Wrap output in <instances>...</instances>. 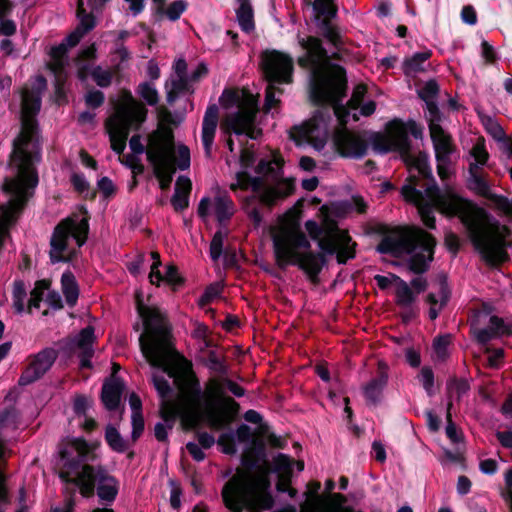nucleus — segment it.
Here are the masks:
<instances>
[{
	"instance_id": "obj_33",
	"label": "nucleus",
	"mask_w": 512,
	"mask_h": 512,
	"mask_svg": "<svg viewBox=\"0 0 512 512\" xmlns=\"http://www.w3.org/2000/svg\"><path fill=\"white\" fill-rule=\"evenodd\" d=\"M61 285L67 303L74 305L78 299L79 289L73 274L65 272L61 278Z\"/></svg>"
},
{
	"instance_id": "obj_9",
	"label": "nucleus",
	"mask_w": 512,
	"mask_h": 512,
	"mask_svg": "<svg viewBox=\"0 0 512 512\" xmlns=\"http://www.w3.org/2000/svg\"><path fill=\"white\" fill-rule=\"evenodd\" d=\"M146 152L161 189L170 186L176 167L186 169L190 165L188 148L183 145L174 146L172 132L166 128L150 135Z\"/></svg>"
},
{
	"instance_id": "obj_18",
	"label": "nucleus",
	"mask_w": 512,
	"mask_h": 512,
	"mask_svg": "<svg viewBox=\"0 0 512 512\" xmlns=\"http://www.w3.org/2000/svg\"><path fill=\"white\" fill-rule=\"evenodd\" d=\"M289 135L297 145L308 144L319 150L327 141V123L322 116L317 115L302 125L293 127Z\"/></svg>"
},
{
	"instance_id": "obj_49",
	"label": "nucleus",
	"mask_w": 512,
	"mask_h": 512,
	"mask_svg": "<svg viewBox=\"0 0 512 512\" xmlns=\"http://www.w3.org/2000/svg\"><path fill=\"white\" fill-rule=\"evenodd\" d=\"M222 292V285L220 283H214L207 287L205 293L199 300V305L204 306L214 299H216Z\"/></svg>"
},
{
	"instance_id": "obj_53",
	"label": "nucleus",
	"mask_w": 512,
	"mask_h": 512,
	"mask_svg": "<svg viewBox=\"0 0 512 512\" xmlns=\"http://www.w3.org/2000/svg\"><path fill=\"white\" fill-rule=\"evenodd\" d=\"M451 408H452V401H449L448 407H447V419H448V425L446 427V434L447 436L453 441L458 442L460 440V434L458 433L455 425L451 423L450 417H451Z\"/></svg>"
},
{
	"instance_id": "obj_40",
	"label": "nucleus",
	"mask_w": 512,
	"mask_h": 512,
	"mask_svg": "<svg viewBox=\"0 0 512 512\" xmlns=\"http://www.w3.org/2000/svg\"><path fill=\"white\" fill-rule=\"evenodd\" d=\"M431 56V53L421 52L416 53L411 58L405 61V73L408 75L415 74L422 70V64Z\"/></svg>"
},
{
	"instance_id": "obj_23",
	"label": "nucleus",
	"mask_w": 512,
	"mask_h": 512,
	"mask_svg": "<svg viewBox=\"0 0 512 512\" xmlns=\"http://www.w3.org/2000/svg\"><path fill=\"white\" fill-rule=\"evenodd\" d=\"M234 212L231 199L226 195H216L213 198H203L198 207V213L203 219L215 216L220 222L229 218Z\"/></svg>"
},
{
	"instance_id": "obj_42",
	"label": "nucleus",
	"mask_w": 512,
	"mask_h": 512,
	"mask_svg": "<svg viewBox=\"0 0 512 512\" xmlns=\"http://www.w3.org/2000/svg\"><path fill=\"white\" fill-rule=\"evenodd\" d=\"M50 282L47 280L38 281L31 292L29 300V309L39 308V303L43 298L45 291L49 290Z\"/></svg>"
},
{
	"instance_id": "obj_20",
	"label": "nucleus",
	"mask_w": 512,
	"mask_h": 512,
	"mask_svg": "<svg viewBox=\"0 0 512 512\" xmlns=\"http://www.w3.org/2000/svg\"><path fill=\"white\" fill-rule=\"evenodd\" d=\"M472 331L480 343H486L497 335L508 332L501 319L486 311H479L473 320Z\"/></svg>"
},
{
	"instance_id": "obj_14",
	"label": "nucleus",
	"mask_w": 512,
	"mask_h": 512,
	"mask_svg": "<svg viewBox=\"0 0 512 512\" xmlns=\"http://www.w3.org/2000/svg\"><path fill=\"white\" fill-rule=\"evenodd\" d=\"M261 68L268 81L265 98V110L268 112L278 103L276 95L282 93L280 89L275 87V84L292 81L293 60L284 53L267 51L261 56Z\"/></svg>"
},
{
	"instance_id": "obj_11",
	"label": "nucleus",
	"mask_w": 512,
	"mask_h": 512,
	"mask_svg": "<svg viewBox=\"0 0 512 512\" xmlns=\"http://www.w3.org/2000/svg\"><path fill=\"white\" fill-rule=\"evenodd\" d=\"M220 104L224 110L222 127L227 132L244 134L251 139H256L261 134L255 124L258 99L248 90H225L220 97Z\"/></svg>"
},
{
	"instance_id": "obj_8",
	"label": "nucleus",
	"mask_w": 512,
	"mask_h": 512,
	"mask_svg": "<svg viewBox=\"0 0 512 512\" xmlns=\"http://www.w3.org/2000/svg\"><path fill=\"white\" fill-rule=\"evenodd\" d=\"M434 246L435 240L427 232L416 227H402L388 233L378 249L395 256H409L410 269L420 273L432 260Z\"/></svg>"
},
{
	"instance_id": "obj_62",
	"label": "nucleus",
	"mask_w": 512,
	"mask_h": 512,
	"mask_svg": "<svg viewBox=\"0 0 512 512\" xmlns=\"http://www.w3.org/2000/svg\"><path fill=\"white\" fill-rule=\"evenodd\" d=\"M480 469L483 473L493 474L497 470V462L493 459H485L480 462Z\"/></svg>"
},
{
	"instance_id": "obj_10",
	"label": "nucleus",
	"mask_w": 512,
	"mask_h": 512,
	"mask_svg": "<svg viewBox=\"0 0 512 512\" xmlns=\"http://www.w3.org/2000/svg\"><path fill=\"white\" fill-rule=\"evenodd\" d=\"M282 163L281 156L273 153L271 160H261L257 166V172L265 179L251 178L246 171H241L237 173L236 182L231 184V189H252L260 201L267 205L289 196L294 185L291 179L279 178Z\"/></svg>"
},
{
	"instance_id": "obj_26",
	"label": "nucleus",
	"mask_w": 512,
	"mask_h": 512,
	"mask_svg": "<svg viewBox=\"0 0 512 512\" xmlns=\"http://www.w3.org/2000/svg\"><path fill=\"white\" fill-rule=\"evenodd\" d=\"M150 255L153 260L149 273L151 284L159 285L161 282H165L174 289L182 284L183 279L174 265H167L165 267V274L163 275L159 270L161 265L159 254L157 252H151Z\"/></svg>"
},
{
	"instance_id": "obj_24",
	"label": "nucleus",
	"mask_w": 512,
	"mask_h": 512,
	"mask_svg": "<svg viewBox=\"0 0 512 512\" xmlns=\"http://www.w3.org/2000/svg\"><path fill=\"white\" fill-rule=\"evenodd\" d=\"M333 142L338 152L346 157H360L366 150L364 140L345 127L336 130Z\"/></svg>"
},
{
	"instance_id": "obj_43",
	"label": "nucleus",
	"mask_w": 512,
	"mask_h": 512,
	"mask_svg": "<svg viewBox=\"0 0 512 512\" xmlns=\"http://www.w3.org/2000/svg\"><path fill=\"white\" fill-rule=\"evenodd\" d=\"M92 406V400L88 397L79 395L74 398L73 411L75 413V420H81L82 417L87 415V411Z\"/></svg>"
},
{
	"instance_id": "obj_35",
	"label": "nucleus",
	"mask_w": 512,
	"mask_h": 512,
	"mask_svg": "<svg viewBox=\"0 0 512 512\" xmlns=\"http://www.w3.org/2000/svg\"><path fill=\"white\" fill-rule=\"evenodd\" d=\"M154 9L157 13H164L169 19L176 20L186 9V4L182 0H177L171 3L166 10H164L165 0H152Z\"/></svg>"
},
{
	"instance_id": "obj_58",
	"label": "nucleus",
	"mask_w": 512,
	"mask_h": 512,
	"mask_svg": "<svg viewBox=\"0 0 512 512\" xmlns=\"http://www.w3.org/2000/svg\"><path fill=\"white\" fill-rule=\"evenodd\" d=\"M98 188L106 197L112 195L115 191L113 182L107 177H103L98 181Z\"/></svg>"
},
{
	"instance_id": "obj_6",
	"label": "nucleus",
	"mask_w": 512,
	"mask_h": 512,
	"mask_svg": "<svg viewBox=\"0 0 512 512\" xmlns=\"http://www.w3.org/2000/svg\"><path fill=\"white\" fill-rule=\"evenodd\" d=\"M95 458V446L81 438L67 439L60 449V477L76 485L84 497L93 495L97 482L98 496L112 501L118 492L117 481L101 467L87 464Z\"/></svg>"
},
{
	"instance_id": "obj_34",
	"label": "nucleus",
	"mask_w": 512,
	"mask_h": 512,
	"mask_svg": "<svg viewBox=\"0 0 512 512\" xmlns=\"http://www.w3.org/2000/svg\"><path fill=\"white\" fill-rule=\"evenodd\" d=\"M469 187L473 191H475L476 193H478L482 196H486V197L492 196L488 183L480 174L479 169H476V166L473 164H470Z\"/></svg>"
},
{
	"instance_id": "obj_19",
	"label": "nucleus",
	"mask_w": 512,
	"mask_h": 512,
	"mask_svg": "<svg viewBox=\"0 0 512 512\" xmlns=\"http://www.w3.org/2000/svg\"><path fill=\"white\" fill-rule=\"evenodd\" d=\"M95 58V47L89 46L84 49L76 59L77 74L81 80H86L91 76L99 86H108L111 82L112 75L109 71L100 67H93L92 61Z\"/></svg>"
},
{
	"instance_id": "obj_48",
	"label": "nucleus",
	"mask_w": 512,
	"mask_h": 512,
	"mask_svg": "<svg viewBox=\"0 0 512 512\" xmlns=\"http://www.w3.org/2000/svg\"><path fill=\"white\" fill-rule=\"evenodd\" d=\"M450 342L451 339L449 335L440 336L435 339L433 348L437 358L444 359L447 356Z\"/></svg>"
},
{
	"instance_id": "obj_44",
	"label": "nucleus",
	"mask_w": 512,
	"mask_h": 512,
	"mask_svg": "<svg viewBox=\"0 0 512 512\" xmlns=\"http://www.w3.org/2000/svg\"><path fill=\"white\" fill-rule=\"evenodd\" d=\"M138 93L149 105H155L158 102V92L150 83L140 84Z\"/></svg>"
},
{
	"instance_id": "obj_32",
	"label": "nucleus",
	"mask_w": 512,
	"mask_h": 512,
	"mask_svg": "<svg viewBox=\"0 0 512 512\" xmlns=\"http://www.w3.org/2000/svg\"><path fill=\"white\" fill-rule=\"evenodd\" d=\"M175 78L171 80L170 86H168V98L169 100H173L174 97L184 91L189 89L188 82L185 78V72L187 69V64L184 60L179 59L175 62Z\"/></svg>"
},
{
	"instance_id": "obj_12",
	"label": "nucleus",
	"mask_w": 512,
	"mask_h": 512,
	"mask_svg": "<svg viewBox=\"0 0 512 512\" xmlns=\"http://www.w3.org/2000/svg\"><path fill=\"white\" fill-rule=\"evenodd\" d=\"M147 110L130 93H123L118 99L113 114L106 121V130L110 137L111 147L122 153L128 132L137 129L145 121Z\"/></svg>"
},
{
	"instance_id": "obj_51",
	"label": "nucleus",
	"mask_w": 512,
	"mask_h": 512,
	"mask_svg": "<svg viewBox=\"0 0 512 512\" xmlns=\"http://www.w3.org/2000/svg\"><path fill=\"white\" fill-rule=\"evenodd\" d=\"M384 385H385V379L384 378H379V379L373 380L365 388L366 397L369 400H371V401H375L376 398L378 397L381 389L384 387Z\"/></svg>"
},
{
	"instance_id": "obj_46",
	"label": "nucleus",
	"mask_w": 512,
	"mask_h": 512,
	"mask_svg": "<svg viewBox=\"0 0 512 512\" xmlns=\"http://www.w3.org/2000/svg\"><path fill=\"white\" fill-rule=\"evenodd\" d=\"M226 235L227 233L222 230L215 233L210 244V256L213 260H217L220 257Z\"/></svg>"
},
{
	"instance_id": "obj_2",
	"label": "nucleus",
	"mask_w": 512,
	"mask_h": 512,
	"mask_svg": "<svg viewBox=\"0 0 512 512\" xmlns=\"http://www.w3.org/2000/svg\"><path fill=\"white\" fill-rule=\"evenodd\" d=\"M408 133L419 137L421 129L414 121L402 122L395 119L374 140V149L378 152L397 151L401 154L409 170V182L402 188L405 200L417 206L423 223L429 228L435 227L433 208L446 215H458L475 249L484 259L491 263L505 260V248L510 244V231L506 226L500 225L483 209L459 197L451 188L441 191L436 186L428 187L425 195L415 189L416 177H428L431 170L427 154L409 150Z\"/></svg>"
},
{
	"instance_id": "obj_5",
	"label": "nucleus",
	"mask_w": 512,
	"mask_h": 512,
	"mask_svg": "<svg viewBox=\"0 0 512 512\" xmlns=\"http://www.w3.org/2000/svg\"><path fill=\"white\" fill-rule=\"evenodd\" d=\"M300 45L306 53L299 57L298 64L303 68H308L311 72L313 99L320 103L332 104L341 125L351 119L357 121L359 115L369 116L374 113L375 103L373 101L363 102L366 87L362 84L355 87L347 107L338 106L337 102L343 96L346 88L344 70L330 64L326 52L317 38L302 39Z\"/></svg>"
},
{
	"instance_id": "obj_38",
	"label": "nucleus",
	"mask_w": 512,
	"mask_h": 512,
	"mask_svg": "<svg viewBox=\"0 0 512 512\" xmlns=\"http://www.w3.org/2000/svg\"><path fill=\"white\" fill-rule=\"evenodd\" d=\"M481 123L487 133H489L497 141L505 139V133L501 125L491 116L479 113Z\"/></svg>"
},
{
	"instance_id": "obj_52",
	"label": "nucleus",
	"mask_w": 512,
	"mask_h": 512,
	"mask_svg": "<svg viewBox=\"0 0 512 512\" xmlns=\"http://www.w3.org/2000/svg\"><path fill=\"white\" fill-rule=\"evenodd\" d=\"M374 279L379 288L387 289L389 287L394 288L400 278L394 274H389L386 276L376 275Z\"/></svg>"
},
{
	"instance_id": "obj_45",
	"label": "nucleus",
	"mask_w": 512,
	"mask_h": 512,
	"mask_svg": "<svg viewBox=\"0 0 512 512\" xmlns=\"http://www.w3.org/2000/svg\"><path fill=\"white\" fill-rule=\"evenodd\" d=\"M106 440L110 447L116 451H123L125 449V444L119 433L112 426H108L106 428L105 434Z\"/></svg>"
},
{
	"instance_id": "obj_16",
	"label": "nucleus",
	"mask_w": 512,
	"mask_h": 512,
	"mask_svg": "<svg viewBox=\"0 0 512 512\" xmlns=\"http://www.w3.org/2000/svg\"><path fill=\"white\" fill-rule=\"evenodd\" d=\"M77 15L79 18V26L61 43L59 46L51 50L50 69L55 73H59L65 65V56L68 49L76 46L81 38L90 29L94 27V20L90 14H87L85 0H78Z\"/></svg>"
},
{
	"instance_id": "obj_36",
	"label": "nucleus",
	"mask_w": 512,
	"mask_h": 512,
	"mask_svg": "<svg viewBox=\"0 0 512 512\" xmlns=\"http://www.w3.org/2000/svg\"><path fill=\"white\" fill-rule=\"evenodd\" d=\"M238 2L237 19L239 25L245 32H250L254 29L252 8L247 0H238Z\"/></svg>"
},
{
	"instance_id": "obj_28",
	"label": "nucleus",
	"mask_w": 512,
	"mask_h": 512,
	"mask_svg": "<svg viewBox=\"0 0 512 512\" xmlns=\"http://www.w3.org/2000/svg\"><path fill=\"white\" fill-rule=\"evenodd\" d=\"M218 125V108L211 105L207 108L202 123V142L207 154H210Z\"/></svg>"
},
{
	"instance_id": "obj_59",
	"label": "nucleus",
	"mask_w": 512,
	"mask_h": 512,
	"mask_svg": "<svg viewBox=\"0 0 512 512\" xmlns=\"http://www.w3.org/2000/svg\"><path fill=\"white\" fill-rule=\"evenodd\" d=\"M488 364L490 367L497 368L500 365V362L503 358V350L496 349L493 351H488Z\"/></svg>"
},
{
	"instance_id": "obj_31",
	"label": "nucleus",
	"mask_w": 512,
	"mask_h": 512,
	"mask_svg": "<svg viewBox=\"0 0 512 512\" xmlns=\"http://www.w3.org/2000/svg\"><path fill=\"white\" fill-rule=\"evenodd\" d=\"M192 189L191 180L180 176L175 185V193L172 197V205L175 210H184L189 205V195Z\"/></svg>"
},
{
	"instance_id": "obj_37",
	"label": "nucleus",
	"mask_w": 512,
	"mask_h": 512,
	"mask_svg": "<svg viewBox=\"0 0 512 512\" xmlns=\"http://www.w3.org/2000/svg\"><path fill=\"white\" fill-rule=\"evenodd\" d=\"M396 302L398 305L402 307L410 306L416 299L415 293L411 290L408 284L399 279L397 284L394 287Z\"/></svg>"
},
{
	"instance_id": "obj_17",
	"label": "nucleus",
	"mask_w": 512,
	"mask_h": 512,
	"mask_svg": "<svg viewBox=\"0 0 512 512\" xmlns=\"http://www.w3.org/2000/svg\"><path fill=\"white\" fill-rule=\"evenodd\" d=\"M321 484L312 481L307 484L306 500L300 512H353L346 504V498L341 494L330 496V502L325 501L323 493L319 494Z\"/></svg>"
},
{
	"instance_id": "obj_15",
	"label": "nucleus",
	"mask_w": 512,
	"mask_h": 512,
	"mask_svg": "<svg viewBox=\"0 0 512 512\" xmlns=\"http://www.w3.org/2000/svg\"><path fill=\"white\" fill-rule=\"evenodd\" d=\"M430 136L434 144L437 159L438 175L441 179H448L452 174L451 154L454 150L450 136L438 123V110L432 101H427Z\"/></svg>"
},
{
	"instance_id": "obj_47",
	"label": "nucleus",
	"mask_w": 512,
	"mask_h": 512,
	"mask_svg": "<svg viewBox=\"0 0 512 512\" xmlns=\"http://www.w3.org/2000/svg\"><path fill=\"white\" fill-rule=\"evenodd\" d=\"M26 297V289L22 282H16L13 288V303L17 312L24 310V300Z\"/></svg>"
},
{
	"instance_id": "obj_27",
	"label": "nucleus",
	"mask_w": 512,
	"mask_h": 512,
	"mask_svg": "<svg viewBox=\"0 0 512 512\" xmlns=\"http://www.w3.org/2000/svg\"><path fill=\"white\" fill-rule=\"evenodd\" d=\"M449 291L447 288L446 278L441 276L433 285V291H431L427 297V303L429 304V318L434 320L437 318L439 312L444 307L448 300Z\"/></svg>"
},
{
	"instance_id": "obj_61",
	"label": "nucleus",
	"mask_w": 512,
	"mask_h": 512,
	"mask_svg": "<svg viewBox=\"0 0 512 512\" xmlns=\"http://www.w3.org/2000/svg\"><path fill=\"white\" fill-rule=\"evenodd\" d=\"M462 19L465 23L473 25L476 23L477 17L476 12L471 6H466L463 8L461 13Z\"/></svg>"
},
{
	"instance_id": "obj_1",
	"label": "nucleus",
	"mask_w": 512,
	"mask_h": 512,
	"mask_svg": "<svg viewBox=\"0 0 512 512\" xmlns=\"http://www.w3.org/2000/svg\"><path fill=\"white\" fill-rule=\"evenodd\" d=\"M137 309L144 322L140 336L141 351L151 366L161 369L153 374V382L162 403L161 414L166 420L179 417L184 428L207 423L221 428L233 421L238 404L226 395L230 391L242 396L244 391L228 379H210L201 391L191 370V364L173 350L167 323L154 306H145L140 294L136 295Z\"/></svg>"
},
{
	"instance_id": "obj_39",
	"label": "nucleus",
	"mask_w": 512,
	"mask_h": 512,
	"mask_svg": "<svg viewBox=\"0 0 512 512\" xmlns=\"http://www.w3.org/2000/svg\"><path fill=\"white\" fill-rule=\"evenodd\" d=\"M313 6L316 12V17L319 19L321 18L324 22L332 18L337 11L333 0H315Z\"/></svg>"
},
{
	"instance_id": "obj_50",
	"label": "nucleus",
	"mask_w": 512,
	"mask_h": 512,
	"mask_svg": "<svg viewBox=\"0 0 512 512\" xmlns=\"http://www.w3.org/2000/svg\"><path fill=\"white\" fill-rule=\"evenodd\" d=\"M120 161L132 169L134 175L141 174L143 172V165L140 162L139 155H124L120 158Z\"/></svg>"
},
{
	"instance_id": "obj_25",
	"label": "nucleus",
	"mask_w": 512,
	"mask_h": 512,
	"mask_svg": "<svg viewBox=\"0 0 512 512\" xmlns=\"http://www.w3.org/2000/svg\"><path fill=\"white\" fill-rule=\"evenodd\" d=\"M297 467V470L300 472L304 469V463L302 461H292L286 455L279 454L274 458V471L278 474V483L277 488L282 492H289L291 497L296 495V491L292 488H289L290 484V476L293 471V466Z\"/></svg>"
},
{
	"instance_id": "obj_7",
	"label": "nucleus",
	"mask_w": 512,
	"mask_h": 512,
	"mask_svg": "<svg viewBox=\"0 0 512 512\" xmlns=\"http://www.w3.org/2000/svg\"><path fill=\"white\" fill-rule=\"evenodd\" d=\"M270 482L268 469L256 472L238 471L225 485L223 499L231 512H262L273 506V498L269 491ZM279 512H296L295 508L288 506Z\"/></svg>"
},
{
	"instance_id": "obj_21",
	"label": "nucleus",
	"mask_w": 512,
	"mask_h": 512,
	"mask_svg": "<svg viewBox=\"0 0 512 512\" xmlns=\"http://www.w3.org/2000/svg\"><path fill=\"white\" fill-rule=\"evenodd\" d=\"M244 443L248 446L247 450L244 451L243 461L245 464L250 462V454L256 445V440L252 436L250 428L248 426H241L238 428L236 434L224 433L219 437L218 444L222 451L226 454H233L236 452L235 443Z\"/></svg>"
},
{
	"instance_id": "obj_64",
	"label": "nucleus",
	"mask_w": 512,
	"mask_h": 512,
	"mask_svg": "<svg viewBox=\"0 0 512 512\" xmlns=\"http://www.w3.org/2000/svg\"><path fill=\"white\" fill-rule=\"evenodd\" d=\"M497 439L499 442L506 448H512V430L511 431H504V432H498L496 434Z\"/></svg>"
},
{
	"instance_id": "obj_29",
	"label": "nucleus",
	"mask_w": 512,
	"mask_h": 512,
	"mask_svg": "<svg viewBox=\"0 0 512 512\" xmlns=\"http://www.w3.org/2000/svg\"><path fill=\"white\" fill-rule=\"evenodd\" d=\"M94 341V331L91 327L83 329L73 344V350L81 358V365L88 366V359L93 354L92 344Z\"/></svg>"
},
{
	"instance_id": "obj_13",
	"label": "nucleus",
	"mask_w": 512,
	"mask_h": 512,
	"mask_svg": "<svg viewBox=\"0 0 512 512\" xmlns=\"http://www.w3.org/2000/svg\"><path fill=\"white\" fill-rule=\"evenodd\" d=\"M87 233L88 220L85 216L69 217L59 223L50 242L52 262L70 261L86 241Z\"/></svg>"
},
{
	"instance_id": "obj_30",
	"label": "nucleus",
	"mask_w": 512,
	"mask_h": 512,
	"mask_svg": "<svg viewBox=\"0 0 512 512\" xmlns=\"http://www.w3.org/2000/svg\"><path fill=\"white\" fill-rule=\"evenodd\" d=\"M122 391L123 383L118 378L113 377L104 383L101 398L108 410L118 407Z\"/></svg>"
},
{
	"instance_id": "obj_55",
	"label": "nucleus",
	"mask_w": 512,
	"mask_h": 512,
	"mask_svg": "<svg viewBox=\"0 0 512 512\" xmlns=\"http://www.w3.org/2000/svg\"><path fill=\"white\" fill-rule=\"evenodd\" d=\"M468 390V384L465 381H453L448 386V391L450 397L452 398L454 395L460 397L461 394L465 393Z\"/></svg>"
},
{
	"instance_id": "obj_56",
	"label": "nucleus",
	"mask_w": 512,
	"mask_h": 512,
	"mask_svg": "<svg viewBox=\"0 0 512 512\" xmlns=\"http://www.w3.org/2000/svg\"><path fill=\"white\" fill-rule=\"evenodd\" d=\"M496 207L507 217L512 218V200L497 197L495 199Z\"/></svg>"
},
{
	"instance_id": "obj_4",
	"label": "nucleus",
	"mask_w": 512,
	"mask_h": 512,
	"mask_svg": "<svg viewBox=\"0 0 512 512\" xmlns=\"http://www.w3.org/2000/svg\"><path fill=\"white\" fill-rule=\"evenodd\" d=\"M45 86L42 78L38 79V89L30 90L25 87L22 91L21 122L22 128L19 137L14 142L11 165L16 168L15 177L8 179L4 184V193L7 202L0 205V246L7 235L8 226L24 206L30 190L38 182L34 171V163L39 160V145L35 138L34 116L39 111L40 90Z\"/></svg>"
},
{
	"instance_id": "obj_41",
	"label": "nucleus",
	"mask_w": 512,
	"mask_h": 512,
	"mask_svg": "<svg viewBox=\"0 0 512 512\" xmlns=\"http://www.w3.org/2000/svg\"><path fill=\"white\" fill-rule=\"evenodd\" d=\"M471 156L474 159L472 164L476 166V169H479L480 166H483L486 163L488 159V152L485 148L484 139L479 138L477 140L471 150Z\"/></svg>"
},
{
	"instance_id": "obj_63",
	"label": "nucleus",
	"mask_w": 512,
	"mask_h": 512,
	"mask_svg": "<svg viewBox=\"0 0 512 512\" xmlns=\"http://www.w3.org/2000/svg\"><path fill=\"white\" fill-rule=\"evenodd\" d=\"M71 181L75 189L79 192H83L88 188V183L82 175L73 174Z\"/></svg>"
},
{
	"instance_id": "obj_3",
	"label": "nucleus",
	"mask_w": 512,
	"mask_h": 512,
	"mask_svg": "<svg viewBox=\"0 0 512 512\" xmlns=\"http://www.w3.org/2000/svg\"><path fill=\"white\" fill-rule=\"evenodd\" d=\"M301 212L302 202L298 201L270 228L274 255L279 267L297 264L314 281L323 266V254H336L338 262L345 263L354 257L355 243L347 231L337 227L334 209L324 205L319 211L321 225L314 220L305 223L308 235L317 242L322 254L303 251L310 248V241L300 227Z\"/></svg>"
},
{
	"instance_id": "obj_57",
	"label": "nucleus",
	"mask_w": 512,
	"mask_h": 512,
	"mask_svg": "<svg viewBox=\"0 0 512 512\" xmlns=\"http://www.w3.org/2000/svg\"><path fill=\"white\" fill-rule=\"evenodd\" d=\"M133 437L137 438L144 429V420L141 413H132Z\"/></svg>"
},
{
	"instance_id": "obj_54",
	"label": "nucleus",
	"mask_w": 512,
	"mask_h": 512,
	"mask_svg": "<svg viewBox=\"0 0 512 512\" xmlns=\"http://www.w3.org/2000/svg\"><path fill=\"white\" fill-rule=\"evenodd\" d=\"M420 382L422 383L424 389L431 394L433 387V373L428 368H423L419 374Z\"/></svg>"
},
{
	"instance_id": "obj_22",
	"label": "nucleus",
	"mask_w": 512,
	"mask_h": 512,
	"mask_svg": "<svg viewBox=\"0 0 512 512\" xmlns=\"http://www.w3.org/2000/svg\"><path fill=\"white\" fill-rule=\"evenodd\" d=\"M56 357V351L51 348L44 349L33 356L19 380L20 384H29L39 379L50 369Z\"/></svg>"
},
{
	"instance_id": "obj_60",
	"label": "nucleus",
	"mask_w": 512,
	"mask_h": 512,
	"mask_svg": "<svg viewBox=\"0 0 512 512\" xmlns=\"http://www.w3.org/2000/svg\"><path fill=\"white\" fill-rule=\"evenodd\" d=\"M103 94L100 91L89 92L86 95V102L91 107H98L103 102Z\"/></svg>"
}]
</instances>
